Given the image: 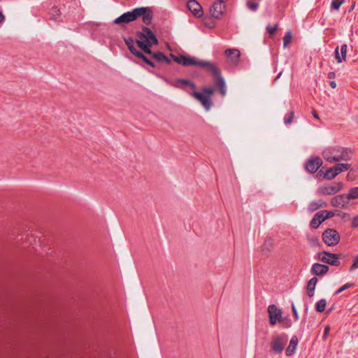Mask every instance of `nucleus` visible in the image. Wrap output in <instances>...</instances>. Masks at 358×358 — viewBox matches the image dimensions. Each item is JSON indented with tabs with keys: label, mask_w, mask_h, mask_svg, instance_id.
Instances as JSON below:
<instances>
[{
	"label": "nucleus",
	"mask_w": 358,
	"mask_h": 358,
	"mask_svg": "<svg viewBox=\"0 0 358 358\" xmlns=\"http://www.w3.org/2000/svg\"><path fill=\"white\" fill-rule=\"evenodd\" d=\"M136 36L137 45L143 52L151 55L153 59L158 62H166V64L171 62L170 59L162 52L153 53L151 51L152 45L158 44V40L149 28L143 27L141 31L137 32Z\"/></svg>",
	"instance_id": "obj_1"
},
{
	"label": "nucleus",
	"mask_w": 358,
	"mask_h": 358,
	"mask_svg": "<svg viewBox=\"0 0 358 358\" xmlns=\"http://www.w3.org/2000/svg\"><path fill=\"white\" fill-rule=\"evenodd\" d=\"M171 56L176 63L182 64L185 66L196 65L206 69L207 71L212 73V74L215 77V79L222 76L219 68L211 62L205 60H196L194 57L185 55L176 56L171 55Z\"/></svg>",
	"instance_id": "obj_2"
},
{
	"label": "nucleus",
	"mask_w": 358,
	"mask_h": 358,
	"mask_svg": "<svg viewBox=\"0 0 358 358\" xmlns=\"http://www.w3.org/2000/svg\"><path fill=\"white\" fill-rule=\"evenodd\" d=\"M138 17H142L145 24H149L152 19V13L150 8H136L131 11L123 13L114 20V23L120 24L122 23H128L136 20Z\"/></svg>",
	"instance_id": "obj_3"
},
{
	"label": "nucleus",
	"mask_w": 358,
	"mask_h": 358,
	"mask_svg": "<svg viewBox=\"0 0 358 358\" xmlns=\"http://www.w3.org/2000/svg\"><path fill=\"white\" fill-rule=\"evenodd\" d=\"M322 156L327 162L336 163L341 161L350 160L352 153L348 148L336 146L325 148L322 152Z\"/></svg>",
	"instance_id": "obj_4"
},
{
	"label": "nucleus",
	"mask_w": 358,
	"mask_h": 358,
	"mask_svg": "<svg viewBox=\"0 0 358 358\" xmlns=\"http://www.w3.org/2000/svg\"><path fill=\"white\" fill-rule=\"evenodd\" d=\"M341 256L342 255L340 254H334L326 251L317 253L319 261L335 266L340 265L341 262L339 259Z\"/></svg>",
	"instance_id": "obj_5"
},
{
	"label": "nucleus",
	"mask_w": 358,
	"mask_h": 358,
	"mask_svg": "<svg viewBox=\"0 0 358 358\" xmlns=\"http://www.w3.org/2000/svg\"><path fill=\"white\" fill-rule=\"evenodd\" d=\"M287 336L285 334L274 336L271 342V350L275 354H280L285 349Z\"/></svg>",
	"instance_id": "obj_6"
},
{
	"label": "nucleus",
	"mask_w": 358,
	"mask_h": 358,
	"mask_svg": "<svg viewBox=\"0 0 358 358\" xmlns=\"http://www.w3.org/2000/svg\"><path fill=\"white\" fill-rule=\"evenodd\" d=\"M324 242L329 246L336 245L340 241L338 233L333 229H327L322 234Z\"/></svg>",
	"instance_id": "obj_7"
},
{
	"label": "nucleus",
	"mask_w": 358,
	"mask_h": 358,
	"mask_svg": "<svg viewBox=\"0 0 358 358\" xmlns=\"http://www.w3.org/2000/svg\"><path fill=\"white\" fill-rule=\"evenodd\" d=\"M268 313L269 315V323L271 326H274L277 322H281L282 321V310L275 305H270L268 308Z\"/></svg>",
	"instance_id": "obj_8"
},
{
	"label": "nucleus",
	"mask_w": 358,
	"mask_h": 358,
	"mask_svg": "<svg viewBox=\"0 0 358 358\" xmlns=\"http://www.w3.org/2000/svg\"><path fill=\"white\" fill-rule=\"evenodd\" d=\"M342 188L341 182L333 183L327 186H320L317 189V194L320 195H332L338 192Z\"/></svg>",
	"instance_id": "obj_9"
},
{
	"label": "nucleus",
	"mask_w": 358,
	"mask_h": 358,
	"mask_svg": "<svg viewBox=\"0 0 358 358\" xmlns=\"http://www.w3.org/2000/svg\"><path fill=\"white\" fill-rule=\"evenodd\" d=\"M331 203L334 207L343 208H347L350 206V199L346 194H340L333 197Z\"/></svg>",
	"instance_id": "obj_10"
},
{
	"label": "nucleus",
	"mask_w": 358,
	"mask_h": 358,
	"mask_svg": "<svg viewBox=\"0 0 358 358\" xmlns=\"http://www.w3.org/2000/svg\"><path fill=\"white\" fill-rule=\"evenodd\" d=\"M225 2L226 1H222V0H218L213 3L210 8V13L213 17L219 19L222 17L225 10Z\"/></svg>",
	"instance_id": "obj_11"
},
{
	"label": "nucleus",
	"mask_w": 358,
	"mask_h": 358,
	"mask_svg": "<svg viewBox=\"0 0 358 358\" xmlns=\"http://www.w3.org/2000/svg\"><path fill=\"white\" fill-rule=\"evenodd\" d=\"M192 96L201 102L206 110H209L212 106L211 97L206 96L203 94L198 92L192 93Z\"/></svg>",
	"instance_id": "obj_12"
},
{
	"label": "nucleus",
	"mask_w": 358,
	"mask_h": 358,
	"mask_svg": "<svg viewBox=\"0 0 358 358\" xmlns=\"http://www.w3.org/2000/svg\"><path fill=\"white\" fill-rule=\"evenodd\" d=\"M322 164L320 157L310 158L306 164V170L310 173H315Z\"/></svg>",
	"instance_id": "obj_13"
},
{
	"label": "nucleus",
	"mask_w": 358,
	"mask_h": 358,
	"mask_svg": "<svg viewBox=\"0 0 358 358\" xmlns=\"http://www.w3.org/2000/svg\"><path fill=\"white\" fill-rule=\"evenodd\" d=\"M329 271V266L321 264L319 263H315L313 264L310 272L313 275L317 276L324 275Z\"/></svg>",
	"instance_id": "obj_14"
},
{
	"label": "nucleus",
	"mask_w": 358,
	"mask_h": 358,
	"mask_svg": "<svg viewBox=\"0 0 358 358\" xmlns=\"http://www.w3.org/2000/svg\"><path fill=\"white\" fill-rule=\"evenodd\" d=\"M187 7L196 17H201L203 15L201 5L195 0L189 1Z\"/></svg>",
	"instance_id": "obj_15"
},
{
	"label": "nucleus",
	"mask_w": 358,
	"mask_h": 358,
	"mask_svg": "<svg viewBox=\"0 0 358 358\" xmlns=\"http://www.w3.org/2000/svg\"><path fill=\"white\" fill-rule=\"evenodd\" d=\"M225 55L229 57L232 64L236 65L238 63L241 52L238 49H227L225 50Z\"/></svg>",
	"instance_id": "obj_16"
},
{
	"label": "nucleus",
	"mask_w": 358,
	"mask_h": 358,
	"mask_svg": "<svg viewBox=\"0 0 358 358\" xmlns=\"http://www.w3.org/2000/svg\"><path fill=\"white\" fill-rule=\"evenodd\" d=\"M327 206V203L322 199H318L310 202L308 206V210L313 212L320 208H325Z\"/></svg>",
	"instance_id": "obj_17"
},
{
	"label": "nucleus",
	"mask_w": 358,
	"mask_h": 358,
	"mask_svg": "<svg viewBox=\"0 0 358 358\" xmlns=\"http://www.w3.org/2000/svg\"><path fill=\"white\" fill-rule=\"evenodd\" d=\"M298 342H299V340H298L297 336H293L292 337L291 340L289 341L288 347L286 349V355L287 356H292V355L294 354L296 349V346L298 345Z\"/></svg>",
	"instance_id": "obj_18"
},
{
	"label": "nucleus",
	"mask_w": 358,
	"mask_h": 358,
	"mask_svg": "<svg viewBox=\"0 0 358 358\" xmlns=\"http://www.w3.org/2000/svg\"><path fill=\"white\" fill-rule=\"evenodd\" d=\"M324 221V215L322 211L317 212L310 221V227L313 229H317L320 224Z\"/></svg>",
	"instance_id": "obj_19"
},
{
	"label": "nucleus",
	"mask_w": 358,
	"mask_h": 358,
	"mask_svg": "<svg viewBox=\"0 0 358 358\" xmlns=\"http://www.w3.org/2000/svg\"><path fill=\"white\" fill-rule=\"evenodd\" d=\"M215 85L220 88V93L222 96H224L227 94V87L224 79L222 76L218 77L215 80Z\"/></svg>",
	"instance_id": "obj_20"
},
{
	"label": "nucleus",
	"mask_w": 358,
	"mask_h": 358,
	"mask_svg": "<svg viewBox=\"0 0 358 358\" xmlns=\"http://www.w3.org/2000/svg\"><path fill=\"white\" fill-rule=\"evenodd\" d=\"M317 282V279L315 277L312 278L308 281V285H307V294L309 297L313 296Z\"/></svg>",
	"instance_id": "obj_21"
},
{
	"label": "nucleus",
	"mask_w": 358,
	"mask_h": 358,
	"mask_svg": "<svg viewBox=\"0 0 358 358\" xmlns=\"http://www.w3.org/2000/svg\"><path fill=\"white\" fill-rule=\"evenodd\" d=\"M124 42L132 54L136 57L141 56V52H139L136 49L134 45V40L131 38H124Z\"/></svg>",
	"instance_id": "obj_22"
},
{
	"label": "nucleus",
	"mask_w": 358,
	"mask_h": 358,
	"mask_svg": "<svg viewBox=\"0 0 358 358\" xmlns=\"http://www.w3.org/2000/svg\"><path fill=\"white\" fill-rule=\"evenodd\" d=\"M180 84L189 85L193 89L196 88V85L194 83H193L192 82H191L188 80H185V79L177 80L176 81L175 84H173V85L176 87H181Z\"/></svg>",
	"instance_id": "obj_23"
},
{
	"label": "nucleus",
	"mask_w": 358,
	"mask_h": 358,
	"mask_svg": "<svg viewBox=\"0 0 358 358\" xmlns=\"http://www.w3.org/2000/svg\"><path fill=\"white\" fill-rule=\"evenodd\" d=\"M351 165L349 164L338 163L334 166V169L337 175L341 172L345 171L350 168Z\"/></svg>",
	"instance_id": "obj_24"
},
{
	"label": "nucleus",
	"mask_w": 358,
	"mask_h": 358,
	"mask_svg": "<svg viewBox=\"0 0 358 358\" xmlns=\"http://www.w3.org/2000/svg\"><path fill=\"white\" fill-rule=\"evenodd\" d=\"M337 176V173L335 171L334 167L329 168L324 173V178L327 180H331Z\"/></svg>",
	"instance_id": "obj_25"
},
{
	"label": "nucleus",
	"mask_w": 358,
	"mask_h": 358,
	"mask_svg": "<svg viewBox=\"0 0 358 358\" xmlns=\"http://www.w3.org/2000/svg\"><path fill=\"white\" fill-rule=\"evenodd\" d=\"M327 305V301L325 299H320L317 301L316 304V310L319 313H322L324 311Z\"/></svg>",
	"instance_id": "obj_26"
},
{
	"label": "nucleus",
	"mask_w": 358,
	"mask_h": 358,
	"mask_svg": "<svg viewBox=\"0 0 358 358\" xmlns=\"http://www.w3.org/2000/svg\"><path fill=\"white\" fill-rule=\"evenodd\" d=\"M346 195L350 200L358 199V187L351 188L349 193Z\"/></svg>",
	"instance_id": "obj_27"
},
{
	"label": "nucleus",
	"mask_w": 358,
	"mask_h": 358,
	"mask_svg": "<svg viewBox=\"0 0 358 358\" xmlns=\"http://www.w3.org/2000/svg\"><path fill=\"white\" fill-rule=\"evenodd\" d=\"M247 7L252 11H256L259 7V3L253 1H248Z\"/></svg>",
	"instance_id": "obj_28"
},
{
	"label": "nucleus",
	"mask_w": 358,
	"mask_h": 358,
	"mask_svg": "<svg viewBox=\"0 0 358 358\" xmlns=\"http://www.w3.org/2000/svg\"><path fill=\"white\" fill-rule=\"evenodd\" d=\"M292 33L290 31H287L283 38L284 47L287 46V45L290 43V42L292 41Z\"/></svg>",
	"instance_id": "obj_29"
},
{
	"label": "nucleus",
	"mask_w": 358,
	"mask_h": 358,
	"mask_svg": "<svg viewBox=\"0 0 358 358\" xmlns=\"http://www.w3.org/2000/svg\"><path fill=\"white\" fill-rule=\"evenodd\" d=\"M202 92L206 94V96L211 97L215 92V89L212 87H204L202 88Z\"/></svg>",
	"instance_id": "obj_30"
},
{
	"label": "nucleus",
	"mask_w": 358,
	"mask_h": 358,
	"mask_svg": "<svg viewBox=\"0 0 358 358\" xmlns=\"http://www.w3.org/2000/svg\"><path fill=\"white\" fill-rule=\"evenodd\" d=\"M345 0H332L331 8L335 10H338L341 6Z\"/></svg>",
	"instance_id": "obj_31"
},
{
	"label": "nucleus",
	"mask_w": 358,
	"mask_h": 358,
	"mask_svg": "<svg viewBox=\"0 0 358 358\" xmlns=\"http://www.w3.org/2000/svg\"><path fill=\"white\" fill-rule=\"evenodd\" d=\"M353 286L352 283H346L343 286L341 287L335 293V294H338L341 293L342 292L345 291V289L351 287Z\"/></svg>",
	"instance_id": "obj_32"
},
{
	"label": "nucleus",
	"mask_w": 358,
	"mask_h": 358,
	"mask_svg": "<svg viewBox=\"0 0 358 358\" xmlns=\"http://www.w3.org/2000/svg\"><path fill=\"white\" fill-rule=\"evenodd\" d=\"M138 57L142 59L149 66H150L152 67H155V66L154 62H152L151 60L148 59V57H146L142 52H141V56H138Z\"/></svg>",
	"instance_id": "obj_33"
},
{
	"label": "nucleus",
	"mask_w": 358,
	"mask_h": 358,
	"mask_svg": "<svg viewBox=\"0 0 358 358\" xmlns=\"http://www.w3.org/2000/svg\"><path fill=\"white\" fill-rule=\"evenodd\" d=\"M341 54L342 59H343V60L345 61L346 59V54H347V45L346 44H343L341 45Z\"/></svg>",
	"instance_id": "obj_34"
},
{
	"label": "nucleus",
	"mask_w": 358,
	"mask_h": 358,
	"mask_svg": "<svg viewBox=\"0 0 358 358\" xmlns=\"http://www.w3.org/2000/svg\"><path fill=\"white\" fill-rule=\"evenodd\" d=\"M321 211L324 215V220H326L329 218H331V217H334V213L332 211H328V210H321Z\"/></svg>",
	"instance_id": "obj_35"
},
{
	"label": "nucleus",
	"mask_w": 358,
	"mask_h": 358,
	"mask_svg": "<svg viewBox=\"0 0 358 358\" xmlns=\"http://www.w3.org/2000/svg\"><path fill=\"white\" fill-rule=\"evenodd\" d=\"M272 245H273V241H272V240H271V239H267V240L265 241V243H264V245L262 246V249H263V250H269V248L272 246Z\"/></svg>",
	"instance_id": "obj_36"
},
{
	"label": "nucleus",
	"mask_w": 358,
	"mask_h": 358,
	"mask_svg": "<svg viewBox=\"0 0 358 358\" xmlns=\"http://www.w3.org/2000/svg\"><path fill=\"white\" fill-rule=\"evenodd\" d=\"M278 29V25L275 24L274 26H267L266 27V29L268 31V32L270 34V35H273L275 32V31L277 30Z\"/></svg>",
	"instance_id": "obj_37"
},
{
	"label": "nucleus",
	"mask_w": 358,
	"mask_h": 358,
	"mask_svg": "<svg viewBox=\"0 0 358 358\" xmlns=\"http://www.w3.org/2000/svg\"><path fill=\"white\" fill-rule=\"evenodd\" d=\"M358 268V255L353 259V264L350 268V271H352Z\"/></svg>",
	"instance_id": "obj_38"
},
{
	"label": "nucleus",
	"mask_w": 358,
	"mask_h": 358,
	"mask_svg": "<svg viewBox=\"0 0 358 358\" xmlns=\"http://www.w3.org/2000/svg\"><path fill=\"white\" fill-rule=\"evenodd\" d=\"M294 117V112H291L288 117H285L284 118V122L285 124H290L292 123Z\"/></svg>",
	"instance_id": "obj_39"
},
{
	"label": "nucleus",
	"mask_w": 358,
	"mask_h": 358,
	"mask_svg": "<svg viewBox=\"0 0 358 358\" xmlns=\"http://www.w3.org/2000/svg\"><path fill=\"white\" fill-rule=\"evenodd\" d=\"M335 57L338 63H341L343 61H344L343 59H342V57L340 55L338 47L335 49Z\"/></svg>",
	"instance_id": "obj_40"
},
{
	"label": "nucleus",
	"mask_w": 358,
	"mask_h": 358,
	"mask_svg": "<svg viewBox=\"0 0 358 358\" xmlns=\"http://www.w3.org/2000/svg\"><path fill=\"white\" fill-rule=\"evenodd\" d=\"M351 225L353 228L358 227V215L353 217Z\"/></svg>",
	"instance_id": "obj_41"
},
{
	"label": "nucleus",
	"mask_w": 358,
	"mask_h": 358,
	"mask_svg": "<svg viewBox=\"0 0 358 358\" xmlns=\"http://www.w3.org/2000/svg\"><path fill=\"white\" fill-rule=\"evenodd\" d=\"M292 309L294 315L295 320H297L299 319V314L294 303L292 304Z\"/></svg>",
	"instance_id": "obj_42"
},
{
	"label": "nucleus",
	"mask_w": 358,
	"mask_h": 358,
	"mask_svg": "<svg viewBox=\"0 0 358 358\" xmlns=\"http://www.w3.org/2000/svg\"><path fill=\"white\" fill-rule=\"evenodd\" d=\"M329 331H330V327H328V326L326 327L325 329H324V335H323L324 340H325L327 338V337L329 335Z\"/></svg>",
	"instance_id": "obj_43"
},
{
	"label": "nucleus",
	"mask_w": 358,
	"mask_h": 358,
	"mask_svg": "<svg viewBox=\"0 0 358 358\" xmlns=\"http://www.w3.org/2000/svg\"><path fill=\"white\" fill-rule=\"evenodd\" d=\"M335 76H336V75H335L334 72H329V74H328V78H330V79L334 78Z\"/></svg>",
	"instance_id": "obj_44"
},
{
	"label": "nucleus",
	"mask_w": 358,
	"mask_h": 358,
	"mask_svg": "<svg viewBox=\"0 0 358 358\" xmlns=\"http://www.w3.org/2000/svg\"><path fill=\"white\" fill-rule=\"evenodd\" d=\"M5 19V17L1 11H0V23L2 22Z\"/></svg>",
	"instance_id": "obj_45"
},
{
	"label": "nucleus",
	"mask_w": 358,
	"mask_h": 358,
	"mask_svg": "<svg viewBox=\"0 0 358 358\" xmlns=\"http://www.w3.org/2000/svg\"><path fill=\"white\" fill-rule=\"evenodd\" d=\"M330 86L332 87V88H336V83L335 81H331L330 82Z\"/></svg>",
	"instance_id": "obj_46"
},
{
	"label": "nucleus",
	"mask_w": 358,
	"mask_h": 358,
	"mask_svg": "<svg viewBox=\"0 0 358 358\" xmlns=\"http://www.w3.org/2000/svg\"><path fill=\"white\" fill-rule=\"evenodd\" d=\"M313 115L314 116V117L318 119V115L317 114V113L315 112V110H313Z\"/></svg>",
	"instance_id": "obj_47"
},
{
	"label": "nucleus",
	"mask_w": 358,
	"mask_h": 358,
	"mask_svg": "<svg viewBox=\"0 0 358 358\" xmlns=\"http://www.w3.org/2000/svg\"><path fill=\"white\" fill-rule=\"evenodd\" d=\"M227 0H222V1H227Z\"/></svg>",
	"instance_id": "obj_48"
},
{
	"label": "nucleus",
	"mask_w": 358,
	"mask_h": 358,
	"mask_svg": "<svg viewBox=\"0 0 358 358\" xmlns=\"http://www.w3.org/2000/svg\"><path fill=\"white\" fill-rule=\"evenodd\" d=\"M357 300H358V296H357Z\"/></svg>",
	"instance_id": "obj_49"
}]
</instances>
